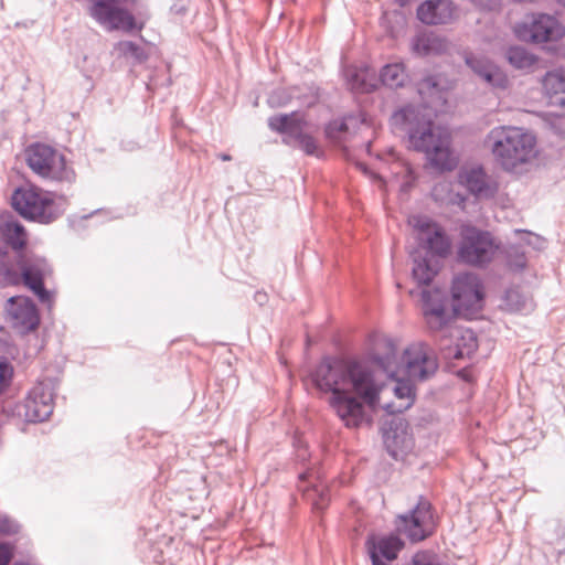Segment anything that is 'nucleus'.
Returning <instances> with one entry per match:
<instances>
[{
	"instance_id": "13",
	"label": "nucleus",
	"mask_w": 565,
	"mask_h": 565,
	"mask_svg": "<svg viewBox=\"0 0 565 565\" xmlns=\"http://www.w3.org/2000/svg\"><path fill=\"white\" fill-rule=\"evenodd\" d=\"M565 33L562 24L553 17L539 14L515 25V34L523 41L543 43L557 41Z\"/></svg>"
},
{
	"instance_id": "25",
	"label": "nucleus",
	"mask_w": 565,
	"mask_h": 565,
	"mask_svg": "<svg viewBox=\"0 0 565 565\" xmlns=\"http://www.w3.org/2000/svg\"><path fill=\"white\" fill-rule=\"evenodd\" d=\"M407 74L402 63L387 64L381 72V79L384 85L397 88L404 85Z\"/></svg>"
},
{
	"instance_id": "40",
	"label": "nucleus",
	"mask_w": 565,
	"mask_h": 565,
	"mask_svg": "<svg viewBox=\"0 0 565 565\" xmlns=\"http://www.w3.org/2000/svg\"><path fill=\"white\" fill-rule=\"evenodd\" d=\"M561 4L565 6V0H557Z\"/></svg>"
},
{
	"instance_id": "10",
	"label": "nucleus",
	"mask_w": 565,
	"mask_h": 565,
	"mask_svg": "<svg viewBox=\"0 0 565 565\" xmlns=\"http://www.w3.org/2000/svg\"><path fill=\"white\" fill-rule=\"evenodd\" d=\"M460 235L458 256L462 262L479 266L494 258L499 244L489 232L466 225Z\"/></svg>"
},
{
	"instance_id": "9",
	"label": "nucleus",
	"mask_w": 565,
	"mask_h": 565,
	"mask_svg": "<svg viewBox=\"0 0 565 565\" xmlns=\"http://www.w3.org/2000/svg\"><path fill=\"white\" fill-rule=\"evenodd\" d=\"M127 0H94L89 15L108 31L130 33L141 31L143 23L138 22L134 13L124 7Z\"/></svg>"
},
{
	"instance_id": "16",
	"label": "nucleus",
	"mask_w": 565,
	"mask_h": 565,
	"mask_svg": "<svg viewBox=\"0 0 565 565\" xmlns=\"http://www.w3.org/2000/svg\"><path fill=\"white\" fill-rule=\"evenodd\" d=\"M26 245L25 227L13 215L0 214V256L8 255V247L14 252H21Z\"/></svg>"
},
{
	"instance_id": "12",
	"label": "nucleus",
	"mask_w": 565,
	"mask_h": 565,
	"mask_svg": "<svg viewBox=\"0 0 565 565\" xmlns=\"http://www.w3.org/2000/svg\"><path fill=\"white\" fill-rule=\"evenodd\" d=\"M395 523L396 530L412 542L425 540L435 530L431 504L426 500H420L409 514L398 515Z\"/></svg>"
},
{
	"instance_id": "27",
	"label": "nucleus",
	"mask_w": 565,
	"mask_h": 565,
	"mask_svg": "<svg viewBox=\"0 0 565 565\" xmlns=\"http://www.w3.org/2000/svg\"><path fill=\"white\" fill-rule=\"evenodd\" d=\"M446 42L434 34H424L416 40L415 50L423 55L441 53L446 50Z\"/></svg>"
},
{
	"instance_id": "42",
	"label": "nucleus",
	"mask_w": 565,
	"mask_h": 565,
	"mask_svg": "<svg viewBox=\"0 0 565 565\" xmlns=\"http://www.w3.org/2000/svg\"><path fill=\"white\" fill-rule=\"evenodd\" d=\"M413 565H415V564L413 563Z\"/></svg>"
},
{
	"instance_id": "14",
	"label": "nucleus",
	"mask_w": 565,
	"mask_h": 565,
	"mask_svg": "<svg viewBox=\"0 0 565 565\" xmlns=\"http://www.w3.org/2000/svg\"><path fill=\"white\" fill-rule=\"evenodd\" d=\"M4 311L11 328L19 333L33 331L40 323L38 309L28 297H11L6 303Z\"/></svg>"
},
{
	"instance_id": "24",
	"label": "nucleus",
	"mask_w": 565,
	"mask_h": 565,
	"mask_svg": "<svg viewBox=\"0 0 565 565\" xmlns=\"http://www.w3.org/2000/svg\"><path fill=\"white\" fill-rule=\"evenodd\" d=\"M370 555L376 551L379 558L384 557L393 561L397 557L398 552L403 548L404 543L395 535L382 536L379 539L372 537L367 541Z\"/></svg>"
},
{
	"instance_id": "6",
	"label": "nucleus",
	"mask_w": 565,
	"mask_h": 565,
	"mask_svg": "<svg viewBox=\"0 0 565 565\" xmlns=\"http://www.w3.org/2000/svg\"><path fill=\"white\" fill-rule=\"evenodd\" d=\"M11 205L23 218L42 224L54 222L61 214L54 193L36 185L15 189Z\"/></svg>"
},
{
	"instance_id": "23",
	"label": "nucleus",
	"mask_w": 565,
	"mask_h": 565,
	"mask_svg": "<svg viewBox=\"0 0 565 565\" xmlns=\"http://www.w3.org/2000/svg\"><path fill=\"white\" fill-rule=\"evenodd\" d=\"M543 92L551 106H565V78L558 73H547L543 79Z\"/></svg>"
},
{
	"instance_id": "39",
	"label": "nucleus",
	"mask_w": 565,
	"mask_h": 565,
	"mask_svg": "<svg viewBox=\"0 0 565 565\" xmlns=\"http://www.w3.org/2000/svg\"><path fill=\"white\" fill-rule=\"evenodd\" d=\"M343 129H345V125H344V124H341V125H340V130H343Z\"/></svg>"
},
{
	"instance_id": "37",
	"label": "nucleus",
	"mask_w": 565,
	"mask_h": 565,
	"mask_svg": "<svg viewBox=\"0 0 565 565\" xmlns=\"http://www.w3.org/2000/svg\"><path fill=\"white\" fill-rule=\"evenodd\" d=\"M429 88V87H436V83L433 78H426L422 84H420V87H419V92L423 93L425 88Z\"/></svg>"
},
{
	"instance_id": "29",
	"label": "nucleus",
	"mask_w": 565,
	"mask_h": 565,
	"mask_svg": "<svg viewBox=\"0 0 565 565\" xmlns=\"http://www.w3.org/2000/svg\"><path fill=\"white\" fill-rule=\"evenodd\" d=\"M294 140L306 154L316 157L322 154V150L319 147L315 137H312L309 134H306L305 130L298 134V136Z\"/></svg>"
},
{
	"instance_id": "7",
	"label": "nucleus",
	"mask_w": 565,
	"mask_h": 565,
	"mask_svg": "<svg viewBox=\"0 0 565 565\" xmlns=\"http://www.w3.org/2000/svg\"><path fill=\"white\" fill-rule=\"evenodd\" d=\"M25 162L38 177L56 182H72L75 171L66 157L46 143L35 142L25 151Z\"/></svg>"
},
{
	"instance_id": "30",
	"label": "nucleus",
	"mask_w": 565,
	"mask_h": 565,
	"mask_svg": "<svg viewBox=\"0 0 565 565\" xmlns=\"http://www.w3.org/2000/svg\"><path fill=\"white\" fill-rule=\"evenodd\" d=\"M0 256V284L2 286H18L21 284V276L14 268L2 262Z\"/></svg>"
},
{
	"instance_id": "28",
	"label": "nucleus",
	"mask_w": 565,
	"mask_h": 565,
	"mask_svg": "<svg viewBox=\"0 0 565 565\" xmlns=\"http://www.w3.org/2000/svg\"><path fill=\"white\" fill-rule=\"evenodd\" d=\"M507 307L511 311L530 312L533 310L534 305L532 299L523 297L515 290H510L507 294Z\"/></svg>"
},
{
	"instance_id": "4",
	"label": "nucleus",
	"mask_w": 565,
	"mask_h": 565,
	"mask_svg": "<svg viewBox=\"0 0 565 565\" xmlns=\"http://www.w3.org/2000/svg\"><path fill=\"white\" fill-rule=\"evenodd\" d=\"M445 295L439 289L423 290L422 311L427 326L431 330H443L447 328L449 337L456 340L455 347L444 345L443 350L447 359H463L470 356L478 348V341L473 331L449 327L451 315L445 307Z\"/></svg>"
},
{
	"instance_id": "38",
	"label": "nucleus",
	"mask_w": 565,
	"mask_h": 565,
	"mask_svg": "<svg viewBox=\"0 0 565 565\" xmlns=\"http://www.w3.org/2000/svg\"><path fill=\"white\" fill-rule=\"evenodd\" d=\"M220 158H221L223 161H228V160H231V159H232V158H231V156H228V154H222V156H220Z\"/></svg>"
},
{
	"instance_id": "19",
	"label": "nucleus",
	"mask_w": 565,
	"mask_h": 565,
	"mask_svg": "<svg viewBox=\"0 0 565 565\" xmlns=\"http://www.w3.org/2000/svg\"><path fill=\"white\" fill-rule=\"evenodd\" d=\"M459 180L462 185L479 198H491L498 191V184L489 180L482 169H466L460 172Z\"/></svg>"
},
{
	"instance_id": "33",
	"label": "nucleus",
	"mask_w": 565,
	"mask_h": 565,
	"mask_svg": "<svg viewBox=\"0 0 565 565\" xmlns=\"http://www.w3.org/2000/svg\"><path fill=\"white\" fill-rule=\"evenodd\" d=\"M117 49L120 53H122L124 55H130V56H134L136 58H141L142 57V50L141 47L131 42V41H121L117 44Z\"/></svg>"
},
{
	"instance_id": "18",
	"label": "nucleus",
	"mask_w": 565,
	"mask_h": 565,
	"mask_svg": "<svg viewBox=\"0 0 565 565\" xmlns=\"http://www.w3.org/2000/svg\"><path fill=\"white\" fill-rule=\"evenodd\" d=\"M466 64L472 72L489 86L498 89H505L509 86L507 74L490 60L473 54L465 55Z\"/></svg>"
},
{
	"instance_id": "17",
	"label": "nucleus",
	"mask_w": 565,
	"mask_h": 565,
	"mask_svg": "<svg viewBox=\"0 0 565 565\" xmlns=\"http://www.w3.org/2000/svg\"><path fill=\"white\" fill-rule=\"evenodd\" d=\"M21 282H23L42 301H51V294L44 288L43 280L51 273L44 259L21 262Z\"/></svg>"
},
{
	"instance_id": "32",
	"label": "nucleus",
	"mask_w": 565,
	"mask_h": 565,
	"mask_svg": "<svg viewBox=\"0 0 565 565\" xmlns=\"http://www.w3.org/2000/svg\"><path fill=\"white\" fill-rule=\"evenodd\" d=\"M308 495H317L318 498H313L312 497V504L315 505V508L317 509H323L329 500H330V497H329V491L327 488H321L319 489L318 487H315L309 493Z\"/></svg>"
},
{
	"instance_id": "34",
	"label": "nucleus",
	"mask_w": 565,
	"mask_h": 565,
	"mask_svg": "<svg viewBox=\"0 0 565 565\" xmlns=\"http://www.w3.org/2000/svg\"><path fill=\"white\" fill-rule=\"evenodd\" d=\"M13 374V369L6 362L0 363V393L9 384Z\"/></svg>"
},
{
	"instance_id": "5",
	"label": "nucleus",
	"mask_w": 565,
	"mask_h": 565,
	"mask_svg": "<svg viewBox=\"0 0 565 565\" xmlns=\"http://www.w3.org/2000/svg\"><path fill=\"white\" fill-rule=\"evenodd\" d=\"M408 224L416 232L418 241L425 243L427 254L414 257L413 277L420 285H428L439 270L435 256H446L450 252V241L444 230L424 216H411Z\"/></svg>"
},
{
	"instance_id": "2",
	"label": "nucleus",
	"mask_w": 565,
	"mask_h": 565,
	"mask_svg": "<svg viewBox=\"0 0 565 565\" xmlns=\"http://www.w3.org/2000/svg\"><path fill=\"white\" fill-rule=\"evenodd\" d=\"M413 106L395 111L391 118L393 127L407 135L408 147L424 152L428 163L438 171H450L457 166L450 143V132L435 126L429 115Z\"/></svg>"
},
{
	"instance_id": "11",
	"label": "nucleus",
	"mask_w": 565,
	"mask_h": 565,
	"mask_svg": "<svg viewBox=\"0 0 565 565\" xmlns=\"http://www.w3.org/2000/svg\"><path fill=\"white\" fill-rule=\"evenodd\" d=\"M454 311L466 318H472L483 307V287L477 275L459 274L451 287Z\"/></svg>"
},
{
	"instance_id": "8",
	"label": "nucleus",
	"mask_w": 565,
	"mask_h": 565,
	"mask_svg": "<svg viewBox=\"0 0 565 565\" xmlns=\"http://www.w3.org/2000/svg\"><path fill=\"white\" fill-rule=\"evenodd\" d=\"M385 369L393 377H406L417 381L430 377L438 369V362L433 350L424 343H412L392 363L390 360Z\"/></svg>"
},
{
	"instance_id": "22",
	"label": "nucleus",
	"mask_w": 565,
	"mask_h": 565,
	"mask_svg": "<svg viewBox=\"0 0 565 565\" xmlns=\"http://www.w3.org/2000/svg\"><path fill=\"white\" fill-rule=\"evenodd\" d=\"M384 443L394 458H397L407 450H411L414 445L413 437L408 433L407 427L402 424L394 430L387 431L384 435Z\"/></svg>"
},
{
	"instance_id": "31",
	"label": "nucleus",
	"mask_w": 565,
	"mask_h": 565,
	"mask_svg": "<svg viewBox=\"0 0 565 565\" xmlns=\"http://www.w3.org/2000/svg\"><path fill=\"white\" fill-rule=\"evenodd\" d=\"M367 72H359L350 75V87L354 92L369 93L374 89L375 85L367 82Z\"/></svg>"
},
{
	"instance_id": "21",
	"label": "nucleus",
	"mask_w": 565,
	"mask_h": 565,
	"mask_svg": "<svg viewBox=\"0 0 565 565\" xmlns=\"http://www.w3.org/2000/svg\"><path fill=\"white\" fill-rule=\"evenodd\" d=\"M307 120L305 116L298 111L290 114H279L268 119V126L273 131L286 135L288 138L295 139L298 134L306 130Z\"/></svg>"
},
{
	"instance_id": "20",
	"label": "nucleus",
	"mask_w": 565,
	"mask_h": 565,
	"mask_svg": "<svg viewBox=\"0 0 565 565\" xmlns=\"http://www.w3.org/2000/svg\"><path fill=\"white\" fill-rule=\"evenodd\" d=\"M454 14L455 7L449 0H427L417 9L418 19L426 24L446 23Z\"/></svg>"
},
{
	"instance_id": "15",
	"label": "nucleus",
	"mask_w": 565,
	"mask_h": 565,
	"mask_svg": "<svg viewBox=\"0 0 565 565\" xmlns=\"http://www.w3.org/2000/svg\"><path fill=\"white\" fill-rule=\"evenodd\" d=\"M53 390L49 383L39 382L25 399V417L30 422H43L53 412Z\"/></svg>"
},
{
	"instance_id": "41",
	"label": "nucleus",
	"mask_w": 565,
	"mask_h": 565,
	"mask_svg": "<svg viewBox=\"0 0 565 565\" xmlns=\"http://www.w3.org/2000/svg\"><path fill=\"white\" fill-rule=\"evenodd\" d=\"M476 3L481 4V0H476Z\"/></svg>"
},
{
	"instance_id": "36",
	"label": "nucleus",
	"mask_w": 565,
	"mask_h": 565,
	"mask_svg": "<svg viewBox=\"0 0 565 565\" xmlns=\"http://www.w3.org/2000/svg\"><path fill=\"white\" fill-rule=\"evenodd\" d=\"M554 545L558 548V552H565V529L561 527L556 531Z\"/></svg>"
},
{
	"instance_id": "3",
	"label": "nucleus",
	"mask_w": 565,
	"mask_h": 565,
	"mask_svg": "<svg viewBox=\"0 0 565 565\" xmlns=\"http://www.w3.org/2000/svg\"><path fill=\"white\" fill-rule=\"evenodd\" d=\"M486 143L495 163L507 172L525 170L540 154L536 136L521 127H497L488 134Z\"/></svg>"
},
{
	"instance_id": "26",
	"label": "nucleus",
	"mask_w": 565,
	"mask_h": 565,
	"mask_svg": "<svg viewBox=\"0 0 565 565\" xmlns=\"http://www.w3.org/2000/svg\"><path fill=\"white\" fill-rule=\"evenodd\" d=\"M509 63L518 68L529 71L537 63L535 55L522 47H511L507 53Z\"/></svg>"
},
{
	"instance_id": "1",
	"label": "nucleus",
	"mask_w": 565,
	"mask_h": 565,
	"mask_svg": "<svg viewBox=\"0 0 565 565\" xmlns=\"http://www.w3.org/2000/svg\"><path fill=\"white\" fill-rule=\"evenodd\" d=\"M393 384L379 386L371 371L354 360L324 359L312 374L313 384L329 393V405L347 427H358L364 406H380L391 414L402 413L415 402L412 380L394 377Z\"/></svg>"
},
{
	"instance_id": "35",
	"label": "nucleus",
	"mask_w": 565,
	"mask_h": 565,
	"mask_svg": "<svg viewBox=\"0 0 565 565\" xmlns=\"http://www.w3.org/2000/svg\"><path fill=\"white\" fill-rule=\"evenodd\" d=\"M12 558V548L8 544H0V565H8Z\"/></svg>"
}]
</instances>
